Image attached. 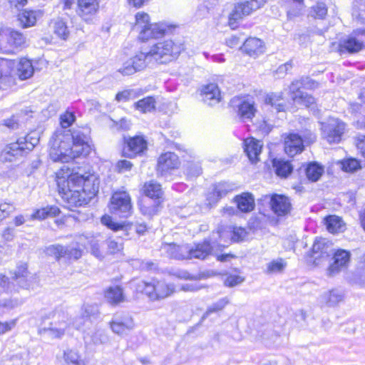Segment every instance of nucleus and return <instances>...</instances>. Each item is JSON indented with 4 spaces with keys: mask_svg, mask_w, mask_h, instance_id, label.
Here are the masks:
<instances>
[{
    "mask_svg": "<svg viewBox=\"0 0 365 365\" xmlns=\"http://www.w3.org/2000/svg\"><path fill=\"white\" fill-rule=\"evenodd\" d=\"M59 193L69 209L90 202L98 190V180L93 174L70 173L65 165L56 173Z\"/></svg>",
    "mask_w": 365,
    "mask_h": 365,
    "instance_id": "f257e3e1",
    "label": "nucleus"
},
{
    "mask_svg": "<svg viewBox=\"0 0 365 365\" xmlns=\"http://www.w3.org/2000/svg\"><path fill=\"white\" fill-rule=\"evenodd\" d=\"M70 135L56 132L50 141L49 155L54 162L67 163L81 155H87L90 152L89 145H73L71 146Z\"/></svg>",
    "mask_w": 365,
    "mask_h": 365,
    "instance_id": "f03ea898",
    "label": "nucleus"
},
{
    "mask_svg": "<svg viewBox=\"0 0 365 365\" xmlns=\"http://www.w3.org/2000/svg\"><path fill=\"white\" fill-rule=\"evenodd\" d=\"M175 289L174 284L164 280L140 281L136 285V290L144 293L152 301L164 299L171 296Z\"/></svg>",
    "mask_w": 365,
    "mask_h": 365,
    "instance_id": "7ed1b4c3",
    "label": "nucleus"
},
{
    "mask_svg": "<svg viewBox=\"0 0 365 365\" xmlns=\"http://www.w3.org/2000/svg\"><path fill=\"white\" fill-rule=\"evenodd\" d=\"M182 50V44L169 39L154 44L149 51L154 61L166 63L176 58Z\"/></svg>",
    "mask_w": 365,
    "mask_h": 365,
    "instance_id": "20e7f679",
    "label": "nucleus"
},
{
    "mask_svg": "<svg viewBox=\"0 0 365 365\" xmlns=\"http://www.w3.org/2000/svg\"><path fill=\"white\" fill-rule=\"evenodd\" d=\"M45 317L50 319L51 322L48 327L42 329V331L47 333L51 338H61L69 325L68 314L64 311L58 309L49 312Z\"/></svg>",
    "mask_w": 365,
    "mask_h": 365,
    "instance_id": "39448f33",
    "label": "nucleus"
},
{
    "mask_svg": "<svg viewBox=\"0 0 365 365\" xmlns=\"http://www.w3.org/2000/svg\"><path fill=\"white\" fill-rule=\"evenodd\" d=\"M267 0H244L237 2L229 15V24L233 29L244 17L251 15L264 6Z\"/></svg>",
    "mask_w": 365,
    "mask_h": 365,
    "instance_id": "423d86ee",
    "label": "nucleus"
},
{
    "mask_svg": "<svg viewBox=\"0 0 365 365\" xmlns=\"http://www.w3.org/2000/svg\"><path fill=\"white\" fill-rule=\"evenodd\" d=\"M26 43V37L20 32L10 28L0 31V52L14 53Z\"/></svg>",
    "mask_w": 365,
    "mask_h": 365,
    "instance_id": "0eeeda50",
    "label": "nucleus"
},
{
    "mask_svg": "<svg viewBox=\"0 0 365 365\" xmlns=\"http://www.w3.org/2000/svg\"><path fill=\"white\" fill-rule=\"evenodd\" d=\"M346 128L345 123L339 118L330 117L322 123V135L329 143H339Z\"/></svg>",
    "mask_w": 365,
    "mask_h": 365,
    "instance_id": "6e6552de",
    "label": "nucleus"
},
{
    "mask_svg": "<svg viewBox=\"0 0 365 365\" xmlns=\"http://www.w3.org/2000/svg\"><path fill=\"white\" fill-rule=\"evenodd\" d=\"M130 197L125 191H117L110 198V210L120 217H128L132 213Z\"/></svg>",
    "mask_w": 365,
    "mask_h": 365,
    "instance_id": "1a4fd4ad",
    "label": "nucleus"
},
{
    "mask_svg": "<svg viewBox=\"0 0 365 365\" xmlns=\"http://www.w3.org/2000/svg\"><path fill=\"white\" fill-rule=\"evenodd\" d=\"M214 247L211 245L210 241L205 240L202 242L195 244L192 246L187 245L182 251L186 255L187 259H205L208 256L212 255Z\"/></svg>",
    "mask_w": 365,
    "mask_h": 365,
    "instance_id": "9d476101",
    "label": "nucleus"
},
{
    "mask_svg": "<svg viewBox=\"0 0 365 365\" xmlns=\"http://www.w3.org/2000/svg\"><path fill=\"white\" fill-rule=\"evenodd\" d=\"M29 136H26L24 139H19L16 142L7 145L3 152L5 159L11 161L13 157L22 155L26 150H31L38 140L34 139V142H29Z\"/></svg>",
    "mask_w": 365,
    "mask_h": 365,
    "instance_id": "9b49d317",
    "label": "nucleus"
},
{
    "mask_svg": "<svg viewBox=\"0 0 365 365\" xmlns=\"http://www.w3.org/2000/svg\"><path fill=\"white\" fill-rule=\"evenodd\" d=\"M48 255L53 256L56 259L66 257L68 259H78L82 256V250L74 247H64L60 245H53L46 248Z\"/></svg>",
    "mask_w": 365,
    "mask_h": 365,
    "instance_id": "f8f14e48",
    "label": "nucleus"
},
{
    "mask_svg": "<svg viewBox=\"0 0 365 365\" xmlns=\"http://www.w3.org/2000/svg\"><path fill=\"white\" fill-rule=\"evenodd\" d=\"M349 53H356L365 47V30H357L350 34L341 44Z\"/></svg>",
    "mask_w": 365,
    "mask_h": 365,
    "instance_id": "ddd939ff",
    "label": "nucleus"
},
{
    "mask_svg": "<svg viewBox=\"0 0 365 365\" xmlns=\"http://www.w3.org/2000/svg\"><path fill=\"white\" fill-rule=\"evenodd\" d=\"M99 0H77V14L85 21H91L99 9Z\"/></svg>",
    "mask_w": 365,
    "mask_h": 365,
    "instance_id": "4468645a",
    "label": "nucleus"
},
{
    "mask_svg": "<svg viewBox=\"0 0 365 365\" xmlns=\"http://www.w3.org/2000/svg\"><path fill=\"white\" fill-rule=\"evenodd\" d=\"M180 161L178 155L174 153L167 152L162 154L158 160V173L163 175L173 170L178 168Z\"/></svg>",
    "mask_w": 365,
    "mask_h": 365,
    "instance_id": "2eb2a0df",
    "label": "nucleus"
},
{
    "mask_svg": "<svg viewBox=\"0 0 365 365\" xmlns=\"http://www.w3.org/2000/svg\"><path fill=\"white\" fill-rule=\"evenodd\" d=\"M331 251V244L323 238L317 239L312 245V257L316 265L320 264V260L327 259Z\"/></svg>",
    "mask_w": 365,
    "mask_h": 365,
    "instance_id": "dca6fc26",
    "label": "nucleus"
},
{
    "mask_svg": "<svg viewBox=\"0 0 365 365\" xmlns=\"http://www.w3.org/2000/svg\"><path fill=\"white\" fill-rule=\"evenodd\" d=\"M307 140L296 133H290L284 138V151L286 153L293 157L295 155L302 152Z\"/></svg>",
    "mask_w": 365,
    "mask_h": 365,
    "instance_id": "f3484780",
    "label": "nucleus"
},
{
    "mask_svg": "<svg viewBox=\"0 0 365 365\" xmlns=\"http://www.w3.org/2000/svg\"><path fill=\"white\" fill-rule=\"evenodd\" d=\"M334 262L328 269V274L333 276L341 269L347 266L349 262L350 253L345 250H337L334 255Z\"/></svg>",
    "mask_w": 365,
    "mask_h": 365,
    "instance_id": "a211bd4d",
    "label": "nucleus"
},
{
    "mask_svg": "<svg viewBox=\"0 0 365 365\" xmlns=\"http://www.w3.org/2000/svg\"><path fill=\"white\" fill-rule=\"evenodd\" d=\"M272 211L279 216L285 215L291 210V202L288 197L281 195H274L270 200Z\"/></svg>",
    "mask_w": 365,
    "mask_h": 365,
    "instance_id": "6ab92c4d",
    "label": "nucleus"
},
{
    "mask_svg": "<svg viewBox=\"0 0 365 365\" xmlns=\"http://www.w3.org/2000/svg\"><path fill=\"white\" fill-rule=\"evenodd\" d=\"M202 101L209 106H214L221 100V93L217 84L210 83L204 86L200 91Z\"/></svg>",
    "mask_w": 365,
    "mask_h": 365,
    "instance_id": "aec40b11",
    "label": "nucleus"
},
{
    "mask_svg": "<svg viewBox=\"0 0 365 365\" xmlns=\"http://www.w3.org/2000/svg\"><path fill=\"white\" fill-rule=\"evenodd\" d=\"M147 149V142L140 136H135L129 138L127 141V146L124 148L123 153L129 157L135 156Z\"/></svg>",
    "mask_w": 365,
    "mask_h": 365,
    "instance_id": "412c9836",
    "label": "nucleus"
},
{
    "mask_svg": "<svg viewBox=\"0 0 365 365\" xmlns=\"http://www.w3.org/2000/svg\"><path fill=\"white\" fill-rule=\"evenodd\" d=\"M244 145L245 152L250 162L252 163H257L259 160V155L262 148V143L253 138H250L245 140Z\"/></svg>",
    "mask_w": 365,
    "mask_h": 365,
    "instance_id": "4be33fe9",
    "label": "nucleus"
},
{
    "mask_svg": "<svg viewBox=\"0 0 365 365\" xmlns=\"http://www.w3.org/2000/svg\"><path fill=\"white\" fill-rule=\"evenodd\" d=\"M34 72L33 65L27 58L15 60L14 76L21 80H26L31 78Z\"/></svg>",
    "mask_w": 365,
    "mask_h": 365,
    "instance_id": "5701e85b",
    "label": "nucleus"
},
{
    "mask_svg": "<svg viewBox=\"0 0 365 365\" xmlns=\"http://www.w3.org/2000/svg\"><path fill=\"white\" fill-rule=\"evenodd\" d=\"M234 202L236 203L238 210L245 213L250 212L255 206V198L250 192H243L235 196Z\"/></svg>",
    "mask_w": 365,
    "mask_h": 365,
    "instance_id": "b1692460",
    "label": "nucleus"
},
{
    "mask_svg": "<svg viewBox=\"0 0 365 365\" xmlns=\"http://www.w3.org/2000/svg\"><path fill=\"white\" fill-rule=\"evenodd\" d=\"M134 327L133 319L128 316L123 319L115 318L110 322V328L117 334L123 335L127 334Z\"/></svg>",
    "mask_w": 365,
    "mask_h": 365,
    "instance_id": "393cba45",
    "label": "nucleus"
},
{
    "mask_svg": "<svg viewBox=\"0 0 365 365\" xmlns=\"http://www.w3.org/2000/svg\"><path fill=\"white\" fill-rule=\"evenodd\" d=\"M343 299L344 293L336 289L325 292L320 297L321 303L329 307H336Z\"/></svg>",
    "mask_w": 365,
    "mask_h": 365,
    "instance_id": "a878e982",
    "label": "nucleus"
},
{
    "mask_svg": "<svg viewBox=\"0 0 365 365\" xmlns=\"http://www.w3.org/2000/svg\"><path fill=\"white\" fill-rule=\"evenodd\" d=\"M241 49L250 56H257L264 51L262 41L257 38H247Z\"/></svg>",
    "mask_w": 365,
    "mask_h": 365,
    "instance_id": "bb28decb",
    "label": "nucleus"
},
{
    "mask_svg": "<svg viewBox=\"0 0 365 365\" xmlns=\"http://www.w3.org/2000/svg\"><path fill=\"white\" fill-rule=\"evenodd\" d=\"M264 103L267 105L271 106L277 112L285 110L286 104L282 92L267 94L265 97Z\"/></svg>",
    "mask_w": 365,
    "mask_h": 365,
    "instance_id": "cd10ccee",
    "label": "nucleus"
},
{
    "mask_svg": "<svg viewBox=\"0 0 365 365\" xmlns=\"http://www.w3.org/2000/svg\"><path fill=\"white\" fill-rule=\"evenodd\" d=\"M143 192L150 200L153 199L154 201L160 200L163 196L161 185L155 181L145 182L143 186Z\"/></svg>",
    "mask_w": 365,
    "mask_h": 365,
    "instance_id": "c85d7f7f",
    "label": "nucleus"
},
{
    "mask_svg": "<svg viewBox=\"0 0 365 365\" xmlns=\"http://www.w3.org/2000/svg\"><path fill=\"white\" fill-rule=\"evenodd\" d=\"M187 247V245H177L174 243L165 244L162 246V250L166 252L167 255L176 259H187L186 255H184L182 250Z\"/></svg>",
    "mask_w": 365,
    "mask_h": 365,
    "instance_id": "c756f323",
    "label": "nucleus"
},
{
    "mask_svg": "<svg viewBox=\"0 0 365 365\" xmlns=\"http://www.w3.org/2000/svg\"><path fill=\"white\" fill-rule=\"evenodd\" d=\"M105 297L112 304H118L125 300L123 289L119 286L109 287L106 292Z\"/></svg>",
    "mask_w": 365,
    "mask_h": 365,
    "instance_id": "7c9ffc66",
    "label": "nucleus"
},
{
    "mask_svg": "<svg viewBox=\"0 0 365 365\" xmlns=\"http://www.w3.org/2000/svg\"><path fill=\"white\" fill-rule=\"evenodd\" d=\"M327 229L331 233L341 232L345 230L342 219L336 215H331L325 219Z\"/></svg>",
    "mask_w": 365,
    "mask_h": 365,
    "instance_id": "2f4dec72",
    "label": "nucleus"
},
{
    "mask_svg": "<svg viewBox=\"0 0 365 365\" xmlns=\"http://www.w3.org/2000/svg\"><path fill=\"white\" fill-rule=\"evenodd\" d=\"M50 27L53 32L59 38L66 39L69 36V31L66 24L61 19H53L51 21Z\"/></svg>",
    "mask_w": 365,
    "mask_h": 365,
    "instance_id": "473e14b6",
    "label": "nucleus"
},
{
    "mask_svg": "<svg viewBox=\"0 0 365 365\" xmlns=\"http://www.w3.org/2000/svg\"><path fill=\"white\" fill-rule=\"evenodd\" d=\"M257 109L253 102L244 101L238 105V115L242 119H252Z\"/></svg>",
    "mask_w": 365,
    "mask_h": 365,
    "instance_id": "72a5a7b5",
    "label": "nucleus"
},
{
    "mask_svg": "<svg viewBox=\"0 0 365 365\" xmlns=\"http://www.w3.org/2000/svg\"><path fill=\"white\" fill-rule=\"evenodd\" d=\"M131 59L137 72L145 68L147 66L153 61L150 56V51L148 53H138L135 56L131 58Z\"/></svg>",
    "mask_w": 365,
    "mask_h": 365,
    "instance_id": "f704fd0d",
    "label": "nucleus"
},
{
    "mask_svg": "<svg viewBox=\"0 0 365 365\" xmlns=\"http://www.w3.org/2000/svg\"><path fill=\"white\" fill-rule=\"evenodd\" d=\"M37 20L36 12L24 10L18 14V21L23 28H28L36 24Z\"/></svg>",
    "mask_w": 365,
    "mask_h": 365,
    "instance_id": "c9c22d12",
    "label": "nucleus"
},
{
    "mask_svg": "<svg viewBox=\"0 0 365 365\" xmlns=\"http://www.w3.org/2000/svg\"><path fill=\"white\" fill-rule=\"evenodd\" d=\"M324 173V168L316 162L310 163L306 168V175L312 182H317Z\"/></svg>",
    "mask_w": 365,
    "mask_h": 365,
    "instance_id": "e433bc0d",
    "label": "nucleus"
},
{
    "mask_svg": "<svg viewBox=\"0 0 365 365\" xmlns=\"http://www.w3.org/2000/svg\"><path fill=\"white\" fill-rule=\"evenodd\" d=\"M63 365H84V362L78 351L67 349L63 353Z\"/></svg>",
    "mask_w": 365,
    "mask_h": 365,
    "instance_id": "4c0bfd02",
    "label": "nucleus"
},
{
    "mask_svg": "<svg viewBox=\"0 0 365 365\" xmlns=\"http://www.w3.org/2000/svg\"><path fill=\"white\" fill-rule=\"evenodd\" d=\"M161 201H154L151 202L150 199L144 200L140 205V210L144 215L152 216L159 211V207Z\"/></svg>",
    "mask_w": 365,
    "mask_h": 365,
    "instance_id": "58836bf2",
    "label": "nucleus"
},
{
    "mask_svg": "<svg viewBox=\"0 0 365 365\" xmlns=\"http://www.w3.org/2000/svg\"><path fill=\"white\" fill-rule=\"evenodd\" d=\"M155 99L152 96H148L138 101L134 106L135 108L140 112L148 113L155 110Z\"/></svg>",
    "mask_w": 365,
    "mask_h": 365,
    "instance_id": "ea45409f",
    "label": "nucleus"
},
{
    "mask_svg": "<svg viewBox=\"0 0 365 365\" xmlns=\"http://www.w3.org/2000/svg\"><path fill=\"white\" fill-rule=\"evenodd\" d=\"M273 166L275 168L276 174L282 178H286L292 171V166L287 161L274 159Z\"/></svg>",
    "mask_w": 365,
    "mask_h": 365,
    "instance_id": "a19ab883",
    "label": "nucleus"
},
{
    "mask_svg": "<svg viewBox=\"0 0 365 365\" xmlns=\"http://www.w3.org/2000/svg\"><path fill=\"white\" fill-rule=\"evenodd\" d=\"M15 60L0 58V80L14 76Z\"/></svg>",
    "mask_w": 365,
    "mask_h": 365,
    "instance_id": "79ce46f5",
    "label": "nucleus"
},
{
    "mask_svg": "<svg viewBox=\"0 0 365 365\" xmlns=\"http://www.w3.org/2000/svg\"><path fill=\"white\" fill-rule=\"evenodd\" d=\"M103 242H100L98 240H91L90 241V252L92 255L98 259H103L106 254L103 249Z\"/></svg>",
    "mask_w": 365,
    "mask_h": 365,
    "instance_id": "37998d69",
    "label": "nucleus"
},
{
    "mask_svg": "<svg viewBox=\"0 0 365 365\" xmlns=\"http://www.w3.org/2000/svg\"><path fill=\"white\" fill-rule=\"evenodd\" d=\"M292 99L294 103L307 107H311L315 103V99L314 97L306 93H297L296 95L292 96Z\"/></svg>",
    "mask_w": 365,
    "mask_h": 365,
    "instance_id": "c03bdc74",
    "label": "nucleus"
},
{
    "mask_svg": "<svg viewBox=\"0 0 365 365\" xmlns=\"http://www.w3.org/2000/svg\"><path fill=\"white\" fill-rule=\"evenodd\" d=\"M229 303V299L227 297L219 299L215 303L208 307L207 311L202 316V319L207 317L211 313L217 312L222 310Z\"/></svg>",
    "mask_w": 365,
    "mask_h": 365,
    "instance_id": "a18cd8bd",
    "label": "nucleus"
},
{
    "mask_svg": "<svg viewBox=\"0 0 365 365\" xmlns=\"http://www.w3.org/2000/svg\"><path fill=\"white\" fill-rule=\"evenodd\" d=\"M150 24V16L147 13L140 11L135 14V24L134 28L139 32Z\"/></svg>",
    "mask_w": 365,
    "mask_h": 365,
    "instance_id": "49530a36",
    "label": "nucleus"
},
{
    "mask_svg": "<svg viewBox=\"0 0 365 365\" xmlns=\"http://www.w3.org/2000/svg\"><path fill=\"white\" fill-rule=\"evenodd\" d=\"M101 222L103 225L108 227L113 231H123L125 232V225L122 223H118L114 222L111 217L108 215H104L101 218Z\"/></svg>",
    "mask_w": 365,
    "mask_h": 365,
    "instance_id": "de8ad7c7",
    "label": "nucleus"
},
{
    "mask_svg": "<svg viewBox=\"0 0 365 365\" xmlns=\"http://www.w3.org/2000/svg\"><path fill=\"white\" fill-rule=\"evenodd\" d=\"M327 14V8L325 4L322 2L317 3L315 6H312L310 11L312 16L318 19H324Z\"/></svg>",
    "mask_w": 365,
    "mask_h": 365,
    "instance_id": "09e8293b",
    "label": "nucleus"
},
{
    "mask_svg": "<svg viewBox=\"0 0 365 365\" xmlns=\"http://www.w3.org/2000/svg\"><path fill=\"white\" fill-rule=\"evenodd\" d=\"M286 266L282 259L273 260L267 264V272L269 274L282 272Z\"/></svg>",
    "mask_w": 365,
    "mask_h": 365,
    "instance_id": "8fccbe9b",
    "label": "nucleus"
},
{
    "mask_svg": "<svg viewBox=\"0 0 365 365\" xmlns=\"http://www.w3.org/2000/svg\"><path fill=\"white\" fill-rule=\"evenodd\" d=\"M117 71L123 76H130L137 72L131 58L123 62Z\"/></svg>",
    "mask_w": 365,
    "mask_h": 365,
    "instance_id": "3c124183",
    "label": "nucleus"
},
{
    "mask_svg": "<svg viewBox=\"0 0 365 365\" xmlns=\"http://www.w3.org/2000/svg\"><path fill=\"white\" fill-rule=\"evenodd\" d=\"M108 250L106 253L114 254L123 250L122 240H115L112 237H109L106 242Z\"/></svg>",
    "mask_w": 365,
    "mask_h": 365,
    "instance_id": "603ef678",
    "label": "nucleus"
},
{
    "mask_svg": "<svg viewBox=\"0 0 365 365\" xmlns=\"http://www.w3.org/2000/svg\"><path fill=\"white\" fill-rule=\"evenodd\" d=\"M21 302L18 300L1 299L0 300V315H2L9 310L19 306Z\"/></svg>",
    "mask_w": 365,
    "mask_h": 365,
    "instance_id": "864d4df0",
    "label": "nucleus"
},
{
    "mask_svg": "<svg viewBox=\"0 0 365 365\" xmlns=\"http://www.w3.org/2000/svg\"><path fill=\"white\" fill-rule=\"evenodd\" d=\"M231 190H232V185L227 182H220L215 186L214 194H216L217 197L220 198L227 195Z\"/></svg>",
    "mask_w": 365,
    "mask_h": 365,
    "instance_id": "5fc2aeb1",
    "label": "nucleus"
},
{
    "mask_svg": "<svg viewBox=\"0 0 365 365\" xmlns=\"http://www.w3.org/2000/svg\"><path fill=\"white\" fill-rule=\"evenodd\" d=\"M75 120V115L73 113L66 112L60 116V123L63 128L70 127Z\"/></svg>",
    "mask_w": 365,
    "mask_h": 365,
    "instance_id": "6e6d98bb",
    "label": "nucleus"
},
{
    "mask_svg": "<svg viewBox=\"0 0 365 365\" xmlns=\"http://www.w3.org/2000/svg\"><path fill=\"white\" fill-rule=\"evenodd\" d=\"M342 168L346 172H354L360 168V164L357 160L351 158L342 163Z\"/></svg>",
    "mask_w": 365,
    "mask_h": 365,
    "instance_id": "4d7b16f0",
    "label": "nucleus"
},
{
    "mask_svg": "<svg viewBox=\"0 0 365 365\" xmlns=\"http://www.w3.org/2000/svg\"><path fill=\"white\" fill-rule=\"evenodd\" d=\"M136 92L134 90H125L121 92H118L115 96V100L120 101H127L130 98L135 97Z\"/></svg>",
    "mask_w": 365,
    "mask_h": 365,
    "instance_id": "13d9d810",
    "label": "nucleus"
},
{
    "mask_svg": "<svg viewBox=\"0 0 365 365\" xmlns=\"http://www.w3.org/2000/svg\"><path fill=\"white\" fill-rule=\"evenodd\" d=\"M139 38L143 41H148L150 38H155L152 24H150L139 32Z\"/></svg>",
    "mask_w": 365,
    "mask_h": 365,
    "instance_id": "bf43d9fd",
    "label": "nucleus"
},
{
    "mask_svg": "<svg viewBox=\"0 0 365 365\" xmlns=\"http://www.w3.org/2000/svg\"><path fill=\"white\" fill-rule=\"evenodd\" d=\"M72 139H73V145H88V138L86 135L80 133L79 131H75L72 134Z\"/></svg>",
    "mask_w": 365,
    "mask_h": 365,
    "instance_id": "052dcab7",
    "label": "nucleus"
},
{
    "mask_svg": "<svg viewBox=\"0 0 365 365\" xmlns=\"http://www.w3.org/2000/svg\"><path fill=\"white\" fill-rule=\"evenodd\" d=\"M91 341L94 344H103L107 341V336L103 331L98 330L91 336Z\"/></svg>",
    "mask_w": 365,
    "mask_h": 365,
    "instance_id": "680f3d73",
    "label": "nucleus"
},
{
    "mask_svg": "<svg viewBox=\"0 0 365 365\" xmlns=\"http://www.w3.org/2000/svg\"><path fill=\"white\" fill-rule=\"evenodd\" d=\"M243 281L244 278L240 275H229L225 281V284L232 287L241 284Z\"/></svg>",
    "mask_w": 365,
    "mask_h": 365,
    "instance_id": "e2e57ef3",
    "label": "nucleus"
},
{
    "mask_svg": "<svg viewBox=\"0 0 365 365\" xmlns=\"http://www.w3.org/2000/svg\"><path fill=\"white\" fill-rule=\"evenodd\" d=\"M13 209V206L9 203L0 204V222L9 216Z\"/></svg>",
    "mask_w": 365,
    "mask_h": 365,
    "instance_id": "0e129e2a",
    "label": "nucleus"
},
{
    "mask_svg": "<svg viewBox=\"0 0 365 365\" xmlns=\"http://www.w3.org/2000/svg\"><path fill=\"white\" fill-rule=\"evenodd\" d=\"M27 277V268L26 266H22L19 268L18 272L15 274L16 280L21 287H24V279Z\"/></svg>",
    "mask_w": 365,
    "mask_h": 365,
    "instance_id": "69168bd1",
    "label": "nucleus"
},
{
    "mask_svg": "<svg viewBox=\"0 0 365 365\" xmlns=\"http://www.w3.org/2000/svg\"><path fill=\"white\" fill-rule=\"evenodd\" d=\"M113 127H115L117 129L120 130H128L130 128V121L125 118H122L119 121L113 120Z\"/></svg>",
    "mask_w": 365,
    "mask_h": 365,
    "instance_id": "338daca9",
    "label": "nucleus"
},
{
    "mask_svg": "<svg viewBox=\"0 0 365 365\" xmlns=\"http://www.w3.org/2000/svg\"><path fill=\"white\" fill-rule=\"evenodd\" d=\"M247 235V232L244 228L237 227L233 230L232 240L234 241L242 240Z\"/></svg>",
    "mask_w": 365,
    "mask_h": 365,
    "instance_id": "774afa93",
    "label": "nucleus"
}]
</instances>
